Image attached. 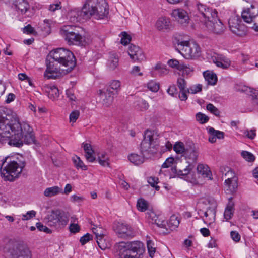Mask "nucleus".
I'll list each match as a JSON object with an SVG mask.
<instances>
[{"label":"nucleus","instance_id":"1","mask_svg":"<svg viewBox=\"0 0 258 258\" xmlns=\"http://www.w3.org/2000/svg\"><path fill=\"white\" fill-rule=\"evenodd\" d=\"M47 68L44 76L47 79H56L72 71L76 66L73 53L59 48L51 51L46 58Z\"/></svg>","mask_w":258,"mask_h":258},{"label":"nucleus","instance_id":"2","mask_svg":"<svg viewBox=\"0 0 258 258\" xmlns=\"http://www.w3.org/2000/svg\"><path fill=\"white\" fill-rule=\"evenodd\" d=\"M199 18L196 21H199L203 25L202 28L208 33L216 35L224 34L226 27L218 18L217 12L215 9L207 7L206 5L198 2L196 4Z\"/></svg>","mask_w":258,"mask_h":258},{"label":"nucleus","instance_id":"3","mask_svg":"<svg viewBox=\"0 0 258 258\" xmlns=\"http://www.w3.org/2000/svg\"><path fill=\"white\" fill-rule=\"evenodd\" d=\"M109 9L105 0H86L81 10L75 9L71 12L73 21L88 19L91 17L99 20L107 17Z\"/></svg>","mask_w":258,"mask_h":258},{"label":"nucleus","instance_id":"4","mask_svg":"<svg viewBox=\"0 0 258 258\" xmlns=\"http://www.w3.org/2000/svg\"><path fill=\"white\" fill-rule=\"evenodd\" d=\"M60 33L69 45L84 46L86 44L84 32L81 27L74 25L64 26Z\"/></svg>","mask_w":258,"mask_h":258},{"label":"nucleus","instance_id":"5","mask_svg":"<svg viewBox=\"0 0 258 258\" xmlns=\"http://www.w3.org/2000/svg\"><path fill=\"white\" fill-rule=\"evenodd\" d=\"M20 123L17 114L4 107H0V132L8 133V130L18 128Z\"/></svg>","mask_w":258,"mask_h":258},{"label":"nucleus","instance_id":"6","mask_svg":"<svg viewBox=\"0 0 258 258\" xmlns=\"http://www.w3.org/2000/svg\"><path fill=\"white\" fill-rule=\"evenodd\" d=\"M20 123L17 114L4 107H0V132L8 133V130L18 128Z\"/></svg>","mask_w":258,"mask_h":258},{"label":"nucleus","instance_id":"7","mask_svg":"<svg viewBox=\"0 0 258 258\" xmlns=\"http://www.w3.org/2000/svg\"><path fill=\"white\" fill-rule=\"evenodd\" d=\"M4 250L9 258H32L31 251L26 245L13 240H9Z\"/></svg>","mask_w":258,"mask_h":258},{"label":"nucleus","instance_id":"8","mask_svg":"<svg viewBox=\"0 0 258 258\" xmlns=\"http://www.w3.org/2000/svg\"><path fill=\"white\" fill-rule=\"evenodd\" d=\"M157 136L153 131L146 130L144 139L140 144V150L143 156L152 155L157 152Z\"/></svg>","mask_w":258,"mask_h":258},{"label":"nucleus","instance_id":"9","mask_svg":"<svg viewBox=\"0 0 258 258\" xmlns=\"http://www.w3.org/2000/svg\"><path fill=\"white\" fill-rule=\"evenodd\" d=\"M176 49L186 59L195 58L201 54L199 45L194 42L187 41H178Z\"/></svg>","mask_w":258,"mask_h":258},{"label":"nucleus","instance_id":"10","mask_svg":"<svg viewBox=\"0 0 258 258\" xmlns=\"http://www.w3.org/2000/svg\"><path fill=\"white\" fill-rule=\"evenodd\" d=\"M48 224L56 229L64 228L68 223L69 216L68 213L61 210H52L47 216Z\"/></svg>","mask_w":258,"mask_h":258},{"label":"nucleus","instance_id":"11","mask_svg":"<svg viewBox=\"0 0 258 258\" xmlns=\"http://www.w3.org/2000/svg\"><path fill=\"white\" fill-rule=\"evenodd\" d=\"M8 130V133L0 132V144L2 145L8 143L9 145L13 147H20L22 146V143L21 140L22 137L21 134V127L18 128L15 127Z\"/></svg>","mask_w":258,"mask_h":258},{"label":"nucleus","instance_id":"12","mask_svg":"<svg viewBox=\"0 0 258 258\" xmlns=\"http://www.w3.org/2000/svg\"><path fill=\"white\" fill-rule=\"evenodd\" d=\"M130 250L136 252V255L131 256L133 258H141L145 251L143 243L137 241L130 242H120L115 247V254H122L126 250Z\"/></svg>","mask_w":258,"mask_h":258},{"label":"nucleus","instance_id":"13","mask_svg":"<svg viewBox=\"0 0 258 258\" xmlns=\"http://www.w3.org/2000/svg\"><path fill=\"white\" fill-rule=\"evenodd\" d=\"M24 166V165H19L17 162L12 161L9 162L4 168L2 167H1V173L5 180L12 181L21 173Z\"/></svg>","mask_w":258,"mask_h":258},{"label":"nucleus","instance_id":"14","mask_svg":"<svg viewBox=\"0 0 258 258\" xmlns=\"http://www.w3.org/2000/svg\"><path fill=\"white\" fill-rule=\"evenodd\" d=\"M228 24L230 30L237 36H243L246 34L247 27L242 23L238 16H233L229 18Z\"/></svg>","mask_w":258,"mask_h":258},{"label":"nucleus","instance_id":"15","mask_svg":"<svg viewBox=\"0 0 258 258\" xmlns=\"http://www.w3.org/2000/svg\"><path fill=\"white\" fill-rule=\"evenodd\" d=\"M21 134L22 137L21 140L22 145L24 142L27 144H30L35 143V136L33 133L32 128L30 126L29 124L27 123L23 122L20 123Z\"/></svg>","mask_w":258,"mask_h":258},{"label":"nucleus","instance_id":"16","mask_svg":"<svg viewBox=\"0 0 258 258\" xmlns=\"http://www.w3.org/2000/svg\"><path fill=\"white\" fill-rule=\"evenodd\" d=\"M225 176H228L227 179L225 181L226 192L227 194H233L235 192L238 186L237 179L234 176V173L230 169L225 173Z\"/></svg>","mask_w":258,"mask_h":258},{"label":"nucleus","instance_id":"17","mask_svg":"<svg viewBox=\"0 0 258 258\" xmlns=\"http://www.w3.org/2000/svg\"><path fill=\"white\" fill-rule=\"evenodd\" d=\"M97 94L99 95L100 102L103 106L107 107L112 104L114 97L116 96L112 93V92L109 90H106L105 88L99 90L97 92Z\"/></svg>","mask_w":258,"mask_h":258},{"label":"nucleus","instance_id":"18","mask_svg":"<svg viewBox=\"0 0 258 258\" xmlns=\"http://www.w3.org/2000/svg\"><path fill=\"white\" fill-rule=\"evenodd\" d=\"M113 228L115 232L120 237L125 238L130 237L133 234L132 228L127 224L118 222Z\"/></svg>","mask_w":258,"mask_h":258},{"label":"nucleus","instance_id":"19","mask_svg":"<svg viewBox=\"0 0 258 258\" xmlns=\"http://www.w3.org/2000/svg\"><path fill=\"white\" fill-rule=\"evenodd\" d=\"M172 16L182 26H186L189 21L187 13L184 10L177 9L172 12Z\"/></svg>","mask_w":258,"mask_h":258},{"label":"nucleus","instance_id":"20","mask_svg":"<svg viewBox=\"0 0 258 258\" xmlns=\"http://www.w3.org/2000/svg\"><path fill=\"white\" fill-rule=\"evenodd\" d=\"M128 54L130 58L134 61L141 62L145 59V57L142 50L138 46L133 44H131L130 46Z\"/></svg>","mask_w":258,"mask_h":258},{"label":"nucleus","instance_id":"21","mask_svg":"<svg viewBox=\"0 0 258 258\" xmlns=\"http://www.w3.org/2000/svg\"><path fill=\"white\" fill-rule=\"evenodd\" d=\"M211 59L218 67L222 69L228 68L231 64V61L229 59L219 54H216L215 55L212 56Z\"/></svg>","mask_w":258,"mask_h":258},{"label":"nucleus","instance_id":"22","mask_svg":"<svg viewBox=\"0 0 258 258\" xmlns=\"http://www.w3.org/2000/svg\"><path fill=\"white\" fill-rule=\"evenodd\" d=\"M199 155V151L194 144L186 147L184 156L187 160H190L192 163H196Z\"/></svg>","mask_w":258,"mask_h":258},{"label":"nucleus","instance_id":"23","mask_svg":"<svg viewBox=\"0 0 258 258\" xmlns=\"http://www.w3.org/2000/svg\"><path fill=\"white\" fill-rule=\"evenodd\" d=\"M254 5H251L250 8L243 10L241 14V17L243 20L247 23H251L253 21V19L258 15V12H253Z\"/></svg>","mask_w":258,"mask_h":258},{"label":"nucleus","instance_id":"24","mask_svg":"<svg viewBox=\"0 0 258 258\" xmlns=\"http://www.w3.org/2000/svg\"><path fill=\"white\" fill-rule=\"evenodd\" d=\"M13 4L17 12L21 14H25L30 8L27 0H14Z\"/></svg>","mask_w":258,"mask_h":258},{"label":"nucleus","instance_id":"25","mask_svg":"<svg viewBox=\"0 0 258 258\" xmlns=\"http://www.w3.org/2000/svg\"><path fill=\"white\" fill-rule=\"evenodd\" d=\"M119 65V58L114 53H110L107 66L110 70H114Z\"/></svg>","mask_w":258,"mask_h":258},{"label":"nucleus","instance_id":"26","mask_svg":"<svg viewBox=\"0 0 258 258\" xmlns=\"http://www.w3.org/2000/svg\"><path fill=\"white\" fill-rule=\"evenodd\" d=\"M82 146L85 151L86 160L90 162H94L96 158L93 156L94 151L92 149L91 145L88 143H83L82 144Z\"/></svg>","mask_w":258,"mask_h":258},{"label":"nucleus","instance_id":"27","mask_svg":"<svg viewBox=\"0 0 258 258\" xmlns=\"http://www.w3.org/2000/svg\"><path fill=\"white\" fill-rule=\"evenodd\" d=\"M232 197L229 198V202L224 212V216L226 220L230 219L233 215L234 203L232 201Z\"/></svg>","mask_w":258,"mask_h":258},{"label":"nucleus","instance_id":"28","mask_svg":"<svg viewBox=\"0 0 258 258\" xmlns=\"http://www.w3.org/2000/svg\"><path fill=\"white\" fill-rule=\"evenodd\" d=\"M45 89L48 97L51 100H55L59 97V90L55 86H47Z\"/></svg>","mask_w":258,"mask_h":258},{"label":"nucleus","instance_id":"29","mask_svg":"<svg viewBox=\"0 0 258 258\" xmlns=\"http://www.w3.org/2000/svg\"><path fill=\"white\" fill-rule=\"evenodd\" d=\"M170 25V21L168 18L161 17L156 22V27L159 30H163L168 29Z\"/></svg>","mask_w":258,"mask_h":258},{"label":"nucleus","instance_id":"30","mask_svg":"<svg viewBox=\"0 0 258 258\" xmlns=\"http://www.w3.org/2000/svg\"><path fill=\"white\" fill-rule=\"evenodd\" d=\"M62 192V189L57 186L47 188L44 191V195L47 197H52Z\"/></svg>","mask_w":258,"mask_h":258},{"label":"nucleus","instance_id":"31","mask_svg":"<svg viewBox=\"0 0 258 258\" xmlns=\"http://www.w3.org/2000/svg\"><path fill=\"white\" fill-rule=\"evenodd\" d=\"M198 173L202 175L204 177L211 179V172L207 165L202 164H199L197 168Z\"/></svg>","mask_w":258,"mask_h":258},{"label":"nucleus","instance_id":"32","mask_svg":"<svg viewBox=\"0 0 258 258\" xmlns=\"http://www.w3.org/2000/svg\"><path fill=\"white\" fill-rule=\"evenodd\" d=\"M120 82L118 80H113L110 82L109 85L105 88L106 90H109L112 92V93L116 96L118 94V92L120 89Z\"/></svg>","mask_w":258,"mask_h":258},{"label":"nucleus","instance_id":"33","mask_svg":"<svg viewBox=\"0 0 258 258\" xmlns=\"http://www.w3.org/2000/svg\"><path fill=\"white\" fill-rule=\"evenodd\" d=\"M144 156H140L137 154H131L128 156V160L136 165H140L144 161Z\"/></svg>","mask_w":258,"mask_h":258},{"label":"nucleus","instance_id":"34","mask_svg":"<svg viewBox=\"0 0 258 258\" xmlns=\"http://www.w3.org/2000/svg\"><path fill=\"white\" fill-rule=\"evenodd\" d=\"M188 165L183 170H177L176 168L172 169L178 176H185L187 175L190 172V171L194 168L195 165L192 163H189V161H188Z\"/></svg>","mask_w":258,"mask_h":258},{"label":"nucleus","instance_id":"35","mask_svg":"<svg viewBox=\"0 0 258 258\" xmlns=\"http://www.w3.org/2000/svg\"><path fill=\"white\" fill-rule=\"evenodd\" d=\"M216 215L215 210L211 208H209L204 213V216L206 217L205 219H203L204 223H206L208 221L212 222L214 220Z\"/></svg>","mask_w":258,"mask_h":258},{"label":"nucleus","instance_id":"36","mask_svg":"<svg viewBox=\"0 0 258 258\" xmlns=\"http://www.w3.org/2000/svg\"><path fill=\"white\" fill-rule=\"evenodd\" d=\"M204 76L208 84L214 85L216 83L217 78L215 74L206 71L204 73Z\"/></svg>","mask_w":258,"mask_h":258},{"label":"nucleus","instance_id":"37","mask_svg":"<svg viewBox=\"0 0 258 258\" xmlns=\"http://www.w3.org/2000/svg\"><path fill=\"white\" fill-rule=\"evenodd\" d=\"M98 160L99 164L103 166H108L109 157L106 153H102L98 157Z\"/></svg>","mask_w":258,"mask_h":258},{"label":"nucleus","instance_id":"38","mask_svg":"<svg viewBox=\"0 0 258 258\" xmlns=\"http://www.w3.org/2000/svg\"><path fill=\"white\" fill-rule=\"evenodd\" d=\"M73 161L75 166L77 168H81L82 170H87V166L85 165L83 162L81 160L80 157L75 156L73 158Z\"/></svg>","mask_w":258,"mask_h":258},{"label":"nucleus","instance_id":"39","mask_svg":"<svg viewBox=\"0 0 258 258\" xmlns=\"http://www.w3.org/2000/svg\"><path fill=\"white\" fill-rule=\"evenodd\" d=\"M135 106L138 109L141 111H144L148 108L149 105L146 101L143 99H140L136 101Z\"/></svg>","mask_w":258,"mask_h":258},{"label":"nucleus","instance_id":"40","mask_svg":"<svg viewBox=\"0 0 258 258\" xmlns=\"http://www.w3.org/2000/svg\"><path fill=\"white\" fill-rule=\"evenodd\" d=\"M137 207L139 211L144 212L148 208V203L145 200L140 198L137 201Z\"/></svg>","mask_w":258,"mask_h":258},{"label":"nucleus","instance_id":"41","mask_svg":"<svg viewBox=\"0 0 258 258\" xmlns=\"http://www.w3.org/2000/svg\"><path fill=\"white\" fill-rule=\"evenodd\" d=\"M173 149L177 154H184L185 152L186 148H185L184 144L181 142H176L173 147Z\"/></svg>","mask_w":258,"mask_h":258},{"label":"nucleus","instance_id":"42","mask_svg":"<svg viewBox=\"0 0 258 258\" xmlns=\"http://www.w3.org/2000/svg\"><path fill=\"white\" fill-rule=\"evenodd\" d=\"M158 180L157 177L151 176L148 178L147 181L152 187H154L156 190L158 191L160 189V187L157 185Z\"/></svg>","mask_w":258,"mask_h":258},{"label":"nucleus","instance_id":"43","mask_svg":"<svg viewBox=\"0 0 258 258\" xmlns=\"http://www.w3.org/2000/svg\"><path fill=\"white\" fill-rule=\"evenodd\" d=\"M147 87L151 91L157 92L159 89V84L155 81H151L147 84Z\"/></svg>","mask_w":258,"mask_h":258},{"label":"nucleus","instance_id":"44","mask_svg":"<svg viewBox=\"0 0 258 258\" xmlns=\"http://www.w3.org/2000/svg\"><path fill=\"white\" fill-rule=\"evenodd\" d=\"M104 235L97 237V239H96V242L97 243V244L98 246L101 249H105L108 247V245L107 243L105 242V240L104 239Z\"/></svg>","mask_w":258,"mask_h":258},{"label":"nucleus","instance_id":"45","mask_svg":"<svg viewBox=\"0 0 258 258\" xmlns=\"http://www.w3.org/2000/svg\"><path fill=\"white\" fill-rule=\"evenodd\" d=\"M241 156L248 162H253L255 160L254 156L248 151H243L241 152Z\"/></svg>","mask_w":258,"mask_h":258},{"label":"nucleus","instance_id":"46","mask_svg":"<svg viewBox=\"0 0 258 258\" xmlns=\"http://www.w3.org/2000/svg\"><path fill=\"white\" fill-rule=\"evenodd\" d=\"M208 133L214 135L216 139H222L224 138V133L223 132L215 130L213 127H210L209 129Z\"/></svg>","mask_w":258,"mask_h":258},{"label":"nucleus","instance_id":"47","mask_svg":"<svg viewBox=\"0 0 258 258\" xmlns=\"http://www.w3.org/2000/svg\"><path fill=\"white\" fill-rule=\"evenodd\" d=\"M179 223V220L176 216L173 215L170 217L169 222V226L173 228H176L178 226Z\"/></svg>","mask_w":258,"mask_h":258},{"label":"nucleus","instance_id":"48","mask_svg":"<svg viewBox=\"0 0 258 258\" xmlns=\"http://www.w3.org/2000/svg\"><path fill=\"white\" fill-rule=\"evenodd\" d=\"M179 71L182 72L183 74L188 75L192 71V69L189 65L182 63L179 66Z\"/></svg>","mask_w":258,"mask_h":258},{"label":"nucleus","instance_id":"49","mask_svg":"<svg viewBox=\"0 0 258 258\" xmlns=\"http://www.w3.org/2000/svg\"><path fill=\"white\" fill-rule=\"evenodd\" d=\"M196 119L202 124L205 123L209 120V117L207 115L200 112L196 114Z\"/></svg>","mask_w":258,"mask_h":258},{"label":"nucleus","instance_id":"50","mask_svg":"<svg viewBox=\"0 0 258 258\" xmlns=\"http://www.w3.org/2000/svg\"><path fill=\"white\" fill-rule=\"evenodd\" d=\"M147 248L150 257H152L155 252V248L154 247V243L151 240L147 242Z\"/></svg>","mask_w":258,"mask_h":258},{"label":"nucleus","instance_id":"51","mask_svg":"<svg viewBox=\"0 0 258 258\" xmlns=\"http://www.w3.org/2000/svg\"><path fill=\"white\" fill-rule=\"evenodd\" d=\"M23 32L24 33L28 34H33L35 36L37 35V32L35 30L34 28L31 26V25L29 24L23 28Z\"/></svg>","mask_w":258,"mask_h":258},{"label":"nucleus","instance_id":"52","mask_svg":"<svg viewBox=\"0 0 258 258\" xmlns=\"http://www.w3.org/2000/svg\"><path fill=\"white\" fill-rule=\"evenodd\" d=\"M206 108L208 111L215 115L217 116H219L220 115V111L218 108L214 106L212 104L209 103L207 104Z\"/></svg>","mask_w":258,"mask_h":258},{"label":"nucleus","instance_id":"53","mask_svg":"<svg viewBox=\"0 0 258 258\" xmlns=\"http://www.w3.org/2000/svg\"><path fill=\"white\" fill-rule=\"evenodd\" d=\"M202 88V86L201 84L193 85L191 86L189 89H187V92L189 93L196 94L201 91Z\"/></svg>","mask_w":258,"mask_h":258},{"label":"nucleus","instance_id":"54","mask_svg":"<svg viewBox=\"0 0 258 258\" xmlns=\"http://www.w3.org/2000/svg\"><path fill=\"white\" fill-rule=\"evenodd\" d=\"M136 252L130 250H127L125 252H123L122 254H115L116 256H119L120 258H133L131 256L136 255Z\"/></svg>","mask_w":258,"mask_h":258},{"label":"nucleus","instance_id":"55","mask_svg":"<svg viewBox=\"0 0 258 258\" xmlns=\"http://www.w3.org/2000/svg\"><path fill=\"white\" fill-rule=\"evenodd\" d=\"M36 214V212L34 210L28 211L26 213V214L22 215V220L23 221L30 220L31 218L35 217Z\"/></svg>","mask_w":258,"mask_h":258},{"label":"nucleus","instance_id":"56","mask_svg":"<svg viewBox=\"0 0 258 258\" xmlns=\"http://www.w3.org/2000/svg\"><path fill=\"white\" fill-rule=\"evenodd\" d=\"M168 64L172 68H176L179 70V68L181 65L182 62H180L178 60L175 59H171L168 61Z\"/></svg>","mask_w":258,"mask_h":258},{"label":"nucleus","instance_id":"57","mask_svg":"<svg viewBox=\"0 0 258 258\" xmlns=\"http://www.w3.org/2000/svg\"><path fill=\"white\" fill-rule=\"evenodd\" d=\"M122 38L121 39V43L124 45H127L131 40V36L125 32L121 33Z\"/></svg>","mask_w":258,"mask_h":258},{"label":"nucleus","instance_id":"58","mask_svg":"<svg viewBox=\"0 0 258 258\" xmlns=\"http://www.w3.org/2000/svg\"><path fill=\"white\" fill-rule=\"evenodd\" d=\"M177 85L180 91H183L186 89V81L183 78L180 77L177 79Z\"/></svg>","mask_w":258,"mask_h":258},{"label":"nucleus","instance_id":"59","mask_svg":"<svg viewBox=\"0 0 258 258\" xmlns=\"http://www.w3.org/2000/svg\"><path fill=\"white\" fill-rule=\"evenodd\" d=\"M146 215L147 218L150 220V222L152 224L154 222V221L158 220V217L159 216H157L154 212L152 211L147 212Z\"/></svg>","mask_w":258,"mask_h":258},{"label":"nucleus","instance_id":"60","mask_svg":"<svg viewBox=\"0 0 258 258\" xmlns=\"http://www.w3.org/2000/svg\"><path fill=\"white\" fill-rule=\"evenodd\" d=\"M69 229L70 231L72 233L79 232L80 230V227L78 223H71Z\"/></svg>","mask_w":258,"mask_h":258},{"label":"nucleus","instance_id":"61","mask_svg":"<svg viewBox=\"0 0 258 258\" xmlns=\"http://www.w3.org/2000/svg\"><path fill=\"white\" fill-rule=\"evenodd\" d=\"M80 115V112L78 110H75L72 112L70 115V121L72 122H75L78 118Z\"/></svg>","mask_w":258,"mask_h":258},{"label":"nucleus","instance_id":"62","mask_svg":"<svg viewBox=\"0 0 258 258\" xmlns=\"http://www.w3.org/2000/svg\"><path fill=\"white\" fill-rule=\"evenodd\" d=\"M36 226L37 228L40 231H43L47 233L51 232V230L48 228L43 225L40 222L37 223Z\"/></svg>","mask_w":258,"mask_h":258},{"label":"nucleus","instance_id":"63","mask_svg":"<svg viewBox=\"0 0 258 258\" xmlns=\"http://www.w3.org/2000/svg\"><path fill=\"white\" fill-rule=\"evenodd\" d=\"M174 161V159L173 157L168 158L162 165V168H166L171 166Z\"/></svg>","mask_w":258,"mask_h":258},{"label":"nucleus","instance_id":"64","mask_svg":"<svg viewBox=\"0 0 258 258\" xmlns=\"http://www.w3.org/2000/svg\"><path fill=\"white\" fill-rule=\"evenodd\" d=\"M168 93L172 96H176L178 94V90L175 85L170 86L167 90Z\"/></svg>","mask_w":258,"mask_h":258}]
</instances>
